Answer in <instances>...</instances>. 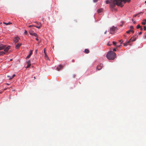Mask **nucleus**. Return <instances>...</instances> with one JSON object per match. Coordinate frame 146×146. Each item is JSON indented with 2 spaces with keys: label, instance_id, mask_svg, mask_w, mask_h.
Segmentation results:
<instances>
[{
  "label": "nucleus",
  "instance_id": "nucleus-32",
  "mask_svg": "<svg viewBox=\"0 0 146 146\" xmlns=\"http://www.w3.org/2000/svg\"><path fill=\"white\" fill-rule=\"evenodd\" d=\"M113 51H116V48H114L113 49Z\"/></svg>",
  "mask_w": 146,
  "mask_h": 146
},
{
  "label": "nucleus",
  "instance_id": "nucleus-20",
  "mask_svg": "<svg viewBox=\"0 0 146 146\" xmlns=\"http://www.w3.org/2000/svg\"><path fill=\"white\" fill-rule=\"evenodd\" d=\"M131 38H132V39L131 40V41H135L137 38L136 37L134 38L133 37H131Z\"/></svg>",
  "mask_w": 146,
  "mask_h": 146
},
{
  "label": "nucleus",
  "instance_id": "nucleus-31",
  "mask_svg": "<svg viewBox=\"0 0 146 146\" xmlns=\"http://www.w3.org/2000/svg\"><path fill=\"white\" fill-rule=\"evenodd\" d=\"M143 28H144V30H145V31L146 30V27L145 26H144L143 27Z\"/></svg>",
  "mask_w": 146,
  "mask_h": 146
},
{
  "label": "nucleus",
  "instance_id": "nucleus-48",
  "mask_svg": "<svg viewBox=\"0 0 146 146\" xmlns=\"http://www.w3.org/2000/svg\"><path fill=\"white\" fill-rule=\"evenodd\" d=\"M2 93V92H0V94H1Z\"/></svg>",
  "mask_w": 146,
  "mask_h": 146
},
{
  "label": "nucleus",
  "instance_id": "nucleus-15",
  "mask_svg": "<svg viewBox=\"0 0 146 146\" xmlns=\"http://www.w3.org/2000/svg\"><path fill=\"white\" fill-rule=\"evenodd\" d=\"M84 52L86 54H88L89 52V50L87 49H85L84 50Z\"/></svg>",
  "mask_w": 146,
  "mask_h": 146
},
{
  "label": "nucleus",
  "instance_id": "nucleus-8",
  "mask_svg": "<svg viewBox=\"0 0 146 146\" xmlns=\"http://www.w3.org/2000/svg\"><path fill=\"white\" fill-rule=\"evenodd\" d=\"M20 39V38L19 37H15L14 40V41L15 42L17 43L18 42Z\"/></svg>",
  "mask_w": 146,
  "mask_h": 146
},
{
  "label": "nucleus",
  "instance_id": "nucleus-16",
  "mask_svg": "<svg viewBox=\"0 0 146 146\" xmlns=\"http://www.w3.org/2000/svg\"><path fill=\"white\" fill-rule=\"evenodd\" d=\"M15 76V74H13L12 77H10L9 76H7V77H10L9 79H12L13 77H14Z\"/></svg>",
  "mask_w": 146,
  "mask_h": 146
},
{
  "label": "nucleus",
  "instance_id": "nucleus-39",
  "mask_svg": "<svg viewBox=\"0 0 146 146\" xmlns=\"http://www.w3.org/2000/svg\"><path fill=\"white\" fill-rule=\"evenodd\" d=\"M107 31H106L105 32V33H104V34H106V33H107Z\"/></svg>",
  "mask_w": 146,
  "mask_h": 146
},
{
  "label": "nucleus",
  "instance_id": "nucleus-25",
  "mask_svg": "<svg viewBox=\"0 0 146 146\" xmlns=\"http://www.w3.org/2000/svg\"><path fill=\"white\" fill-rule=\"evenodd\" d=\"M141 27L140 26V25L139 24L137 26V29L140 28Z\"/></svg>",
  "mask_w": 146,
  "mask_h": 146
},
{
  "label": "nucleus",
  "instance_id": "nucleus-50",
  "mask_svg": "<svg viewBox=\"0 0 146 146\" xmlns=\"http://www.w3.org/2000/svg\"><path fill=\"white\" fill-rule=\"evenodd\" d=\"M145 3L146 5V1H145Z\"/></svg>",
  "mask_w": 146,
  "mask_h": 146
},
{
  "label": "nucleus",
  "instance_id": "nucleus-51",
  "mask_svg": "<svg viewBox=\"0 0 146 146\" xmlns=\"http://www.w3.org/2000/svg\"><path fill=\"white\" fill-rule=\"evenodd\" d=\"M108 45H110V44H108Z\"/></svg>",
  "mask_w": 146,
  "mask_h": 146
},
{
  "label": "nucleus",
  "instance_id": "nucleus-53",
  "mask_svg": "<svg viewBox=\"0 0 146 146\" xmlns=\"http://www.w3.org/2000/svg\"><path fill=\"white\" fill-rule=\"evenodd\" d=\"M34 78L35 79V77H34Z\"/></svg>",
  "mask_w": 146,
  "mask_h": 146
},
{
  "label": "nucleus",
  "instance_id": "nucleus-33",
  "mask_svg": "<svg viewBox=\"0 0 146 146\" xmlns=\"http://www.w3.org/2000/svg\"><path fill=\"white\" fill-rule=\"evenodd\" d=\"M140 28V30L141 31L143 30V29L141 27Z\"/></svg>",
  "mask_w": 146,
  "mask_h": 146
},
{
  "label": "nucleus",
  "instance_id": "nucleus-35",
  "mask_svg": "<svg viewBox=\"0 0 146 146\" xmlns=\"http://www.w3.org/2000/svg\"><path fill=\"white\" fill-rule=\"evenodd\" d=\"M35 39L37 41H38V38L37 37H36V38H35Z\"/></svg>",
  "mask_w": 146,
  "mask_h": 146
},
{
  "label": "nucleus",
  "instance_id": "nucleus-49",
  "mask_svg": "<svg viewBox=\"0 0 146 146\" xmlns=\"http://www.w3.org/2000/svg\"><path fill=\"white\" fill-rule=\"evenodd\" d=\"M7 84V85H9V84H8V83Z\"/></svg>",
  "mask_w": 146,
  "mask_h": 146
},
{
  "label": "nucleus",
  "instance_id": "nucleus-46",
  "mask_svg": "<svg viewBox=\"0 0 146 146\" xmlns=\"http://www.w3.org/2000/svg\"><path fill=\"white\" fill-rule=\"evenodd\" d=\"M120 46H121V45H119V46H118V47H120Z\"/></svg>",
  "mask_w": 146,
  "mask_h": 146
},
{
  "label": "nucleus",
  "instance_id": "nucleus-44",
  "mask_svg": "<svg viewBox=\"0 0 146 146\" xmlns=\"http://www.w3.org/2000/svg\"><path fill=\"white\" fill-rule=\"evenodd\" d=\"M145 38H146V35L145 36Z\"/></svg>",
  "mask_w": 146,
  "mask_h": 146
},
{
  "label": "nucleus",
  "instance_id": "nucleus-23",
  "mask_svg": "<svg viewBox=\"0 0 146 146\" xmlns=\"http://www.w3.org/2000/svg\"><path fill=\"white\" fill-rule=\"evenodd\" d=\"M32 35L34 36H35V37H38V36L37 34L35 33H34Z\"/></svg>",
  "mask_w": 146,
  "mask_h": 146
},
{
  "label": "nucleus",
  "instance_id": "nucleus-9",
  "mask_svg": "<svg viewBox=\"0 0 146 146\" xmlns=\"http://www.w3.org/2000/svg\"><path fill=\"white\" fill-rule=\"evenodd\" d=\"M27 66L26 67V68H29L31 65V62L30 60H28L27 62Z\"/></svg>",
  "mask_w": 146,
  "mask_h": 146
},
{
  "label": "nucleus",
  "instance_id": "nucleus-34",
  "mask_svg": "<svg viewBox=\"0 0 146 146\" xmlns=\"http://www.w3.org/2000/svg\"><path fill=\"white\" fill-rule=\"evenodd\" d=\"M120 42H121V43H122L123 42V41L122 40H120Z\"/></svg>",
  "mask_w": 146,
  "mask_h": 146
},
{
  "label": "nucleus",
  "instance_id": "nucleus-14",
  "mask_svg": "<svg viewBox=\"0 0 146 146\" xmlns=\"http://www.w3.org/2000/svg\"><path fill=\"white\" fill-rule=\"evenodd\" d=\"M130 32H131L133 33H134V31L133 30H130L126 32L127 33H129Z\"/></svg>",
  "mask_w": 146,
  "mask_h": 146
},
{
  "label": "nucleus",
  "instance_id": "nucleus-38",
  "mask_svg": "<svg viewBox=\"0 0 146 146\" xmlns=\"http://www.w3.org/2000/svg\"><path fill=\"white\" fill-rule=\"evenodd\" d=\"M72 62H74V60H72Z\"/></svg>",
  "mask_w": 146,
  "mask_h": 146
},
{
  "label": "nucleus",
  "instance_id": "nucleus-37",
  "mask_svg": "<svg viewBox=\"0 0 146 146\" xmlns=\"http://www.w3.org/2000/svg\"><path fill=\"white\" fill-rule=\"evenodd\" d=\"M32 26V25H30L29 26V27H31Z\"/></svg>",
  "mask_w": 146,
  "mask_h": 146
},
{
  "label": "nucleus",
  "instance_id": "nucleus-30",
  "mask_svg": "<svg viewBox=\"0 0 146 146\" xmlns=\"http://www.w3.org/2000/svg\"><path fill=\"white\" fill-rule=\"evenodd\" d=\"M113 44L114 45H115L116 44V42H115L114 41H113Z\"/></svg>",
  "mask_w": 146,
  "mask_h": 146
},
{
  "label": "nucleus",
  "instance_id": "nucleus-12",
  "mask_svg": "<svg viewBox=\"0 0 146 146\" xmlns=\"http://www.w3.org/2000/svg\"><path fill=\"white\" fill-rule=\"evenodd\" d=\"M132 38H131L128 41H126L124 43V46H126L127 45V44L129 43L130 42L131 40L132 39Z\"/></svg>",
  "mask_w": 146,
  "mask_h": 146
},
{
  "label": "nucleus",
  "instance_id": "nucleus-1",
  "mask_svg": "<svg viewBox=\"0 0 146 146\" xmlns=\"http://www.w3.org/2000/svg\"><path fill=\"white\" fill-rule=\"evenodd\" d=\"M130 1V0H113L111 1L110 6L111 7L113 8L117 5L122 7L126 2L129 3Z\"/></svg>",
  "mask_w": 146,
  "mask_h": 146
},
{
  "label": "nucleus",
  "instance_id": "nucleus-42",
  "mask_svg": "<svg viewBox=\"0 0 146 146\" xmlns=\"http://www.w3.org/2000/svg\"><path fill=\"white\" fill-rule=\"evenodd\" d=\"M124 37L125 38H126V36H125V35H124Z\"/></svg>",
  "mask_w": 146,
  "mask_h": 146
},
{
  "label": "nucleus",
  "instance_id": "nucleus-10",
  "mask_svg": "<svg viewBox=\"0 0 146 146\" xmlns=\"http://www.w3.org/2000/svg\"><path fill=\"white\" fill-rule=\"evenodd\" d=\"M5 47V46L3 45V44L0 43V50L3 49Z\"/></svg>",
  "mask_w": 146,
  "mask_h": 146
},
{
  "label": "nucleus",
  "instance_id": "nucleus-43",
  "mask_svg": "<svg viewBox=\"0 0 146 146\" xmlns=\"http://www.w3.org/2000/svg\"><path fill=\"white\" fill-rule=\"evenodd\" d=\"M133 23H136V22H135V21H134L133 22Z\"/></svg>",
  "mask_w": 146,
  "mask_h": 146
},
{
  "label": "nucleus",
  "instance_id": "nucleus-40",
  "mask_svg": "<svg viewBox=\"0 0 146 146\" xmlns=\"http://www.w3.org/2000/svg\"><path fill=\"white\" fill-rule=\"evenodd\" d=\"M143 21H146V19H144Z\"/></svg>",
  "mask_w": 146,
  "mask_h": 146
},
{
  "label": "nucleus",
  "instance_id": "nucleus-45",
  "mask_svg": "<svg viewBox=\"0 0 146 146\" xmlns=\"http://www.w3.org/2000/svg\"><path fill=\"white\" fill-rule=\"evenodd\" d=\"M132 21H133H133H133V19H132Z\"/></svg>",
  "mask_w": 146,
  "mask_h": 146
},
{
  "label": "nucleus",
  "instance_id": "nucleus-13",
  "mask_svg": "<svg viewBox=\"0 0 146 146\" xmlns=\"http://www.w3.org/2000/svg\"><path fill=\"white\" fill-rule=\"evenodd\" d=\"M10 46H7V47L4 49V51L5 52H7L9 50L10 48Z\"/></svg>",
  "mask_w": 146,
  "mask_h": 146
},
{
  "label": "nucleus",
  "instance_id": "nucleus-5",
  "mask_svg": "<svg viewBox=\"0 0 146 146\" xmlns=\"http://www.w3.org/2000/svg\"><path fill=\"white\" fill-rule=\"evenodd\" d=\"M103 67V64H100L98 65L96 69H97L98 70H100L102 69Z\"/></svg>",
  "mask_w": 146,
  "mask_h": 146
},
{
  "label": "nucleus",
  "instance_id": "nucleus-29",
  "mask_svg": "<svg viewBox=\"0 0 146 146\" xmlns=\"http://www.w3.org/2000/svg\"><path fill=\"white\" fill-rule=\"evenodd\" d=\"M141 23L143 25H145V22H142Z\"/></svg>",
  "mask_w": 146,
  "mask_h": 146
},
{
  "label": "nucleus",
  "instance_id": "nucleus-41",
  "mask_svg": "<svg viewBox=\"0 0 146 146\" xmlns=\"http://www.w3.org/2000/svg\"><path fill=\"white\" fill-rule=\"evenodd\" d=\"M37 50H35V52H36V53L37 52Z\"/></svg>",
  "mask_w": 146,
  "mask_h": 146
},
{
  "label": "nucleus",
  "instance_id": "nucleus-21",
  "mask_svg": "<svg viewBox=\"0 0 146 146\" xmlns=\"http://www.w3.org/2000/svg\"><path fill=\"white\" fill-rule=\"evenodd\" d=\"M142 12H140L138 13H137V14H135V15H133V17H136L139 14H140V13H142Z\"/></svg>",
  "mask_w": 146,
  "mask_h": 146
},
{
  "label": "nucleus",
  "instance_id": "nucleus-18",
  "mask_svg": "<svg viewBox=\"0 0 146 146\" xmlns=\"http://www.w3.org/2000/svg\"><path fill=\"white\" fill-rule=\"evenodd\" d=\"M103 11V9H98L97 11V12L98 13H100L101 12Z\"/></svg>",
  "mask_w": 146,
  "mask_h": 146
},
{
  "label": "nucleus",
  "instance_id": "nucleus-26",
  "mask_svg": "<svg viewBox=\"0 0 146 146\" xmlns=\"http://www.w3.org/2000/svg\"><path fill=\"white\" fill-rule=\"evenodd\" d=\"M130 29H131V30H133V29H134V28L132 26H130Z\"/></svg>",
  "mask_w": 146,
  "mask_h": 146
},
{
  "label": "nucleus",
  "instance_id": "nucleus-47",
  "mask_svg": "<svg viewBox=\"0 0 146 146\" xmlns=\"http://www.w3.org/2000/svg\"><path fill=\"white\" fill-rule=\"evenodd\" d=\"M12 60V59H10V61H11Z\"/></svg>",
  "mask_w": 146,
  "mask_h": 146
},
{
  "label": "nucleus",
  "instance_id": "nucleus-19",
  "mask_svg": "<svg viewBox=\"0 0 146 146\" xmlns=\"http://www.w3.org/2000/svg\"><path fill=\"white\" fill-rule=\"evenodd\" d=\"M5 54V53L3 51H1L0 52V56L1 55H3V54Z\"/></svg>",
  "mask_w": 146,
  "mask_h": 146
},
{
  "label": "nucleus",
  "instance_id": "nucleus-36",
  "mask_svg": "<svg viewBox=\"0 0 146 146\" xmlns=\"http://www.w3.org/2000/svg\"><path fill=\"white\" fill-rule=\"evenodd\" d=\"M142 32H140L139 33V35H141L142 34Z\"/></svg>",
  "mask_w": 146,
  "mask_h": 146
},
{
  "label": "nucleus",
  "instance_id": "nucleus-11",
  "mask_svg": "<svg viewBox=\"0 0 146 146\" xmlns=\"http://www.w3.org/2000/svg\"><path fill=\"white\" fill-rule=\"evenodd\" d=\"M22 44L21 43H18L17 45H16L15 46V48L16 49H18L20 47V46Z\"/></svg>",
  "mask_w": 146,
  "mask_h": 146
},
{
  "label": "nucleus",
  "instance_id": "nucleus-6",
  "mask_svg": "<svg viewBox=\"0 0 146 146\" xmlns=\"http://www.w3.org/2000/svg\"><path fill=\"white\" fill-rule=\"evenodd\" d=\"M63 67V66L62 65H60L58 66L56 68V69L58 70L59 71Z\"/></svg>",
  "mask_w": 146,
  "mask_h": 146
},
{
  "label": "nucleus",
  "instance_id": "nucleus-24",
  "mask_svg": "<svg viewBox=\"0 0 146 146\" xmlns=\"http://www.w3.org/2000/svg\"><path fill=\"white\" fill-rule=\"evenodd\" d=\"M4 24H5L6 25H10L11 24V23L10 22H9L8 23H5V22H3V23Z\"/></svg>",
  "mask_w": 146,
  "mask_h": 146
},
{
  "label": "nucleus",
  "instance_id": "nucleus-3",
  "mask_svg": "<svg viewBox=\"0 0 146 146\" xmlns=\"http://www.w3.org/2000/svg\"><path fill=\"white\" fill-rule=\"evenodd\" d=\"M117 29L116 27L113 26L110 28V33L111 34H113L115 33V31Z\"/></svg>",
  "mask_w": 146,
  "mask_h": 146
},
{
  "label": "nucleus",
  "instance_id": "nucleus-17",
  "mask_svg": "<svg viewBox=\"0 0 146 146\" xmlns=\"http://www.w3.org/2000/svg\"><path fill=\"white\" fill-rule=\"evenodd\" d=\"M44 56L45 57V58L46 59H48V56L47 55L46 53V52H45V51H44Z\"/></svg>",
  "mask_w": 146,
  "mask_h": 146
},
{
  "label": "nucleus",
  "instance_id": "nucleus-27",
  "mask_svg": "<svg viewBox=\"0 0 146 146\" xmlns=\"http://www.w3.org/2000/svg\"><path fill=\"white\" fill-rule=\"evenodd\" d=\"M24 33L26 35H27V31L26 30H25V31H24Z\"/></svg>",
  "mask_w": 146,
  "mask_h": 146
},
{
  "label": "nucleus",
  "instance_id": "nucleus-52",
  "mask_svg": "<svg viewBox=\"0 0 146 146\" xmlns=\"http://www.w3.org/2000/svg\"><path fill=\"white\" fill-rule=\"evenodd\" d=\"M108 45H110V44H108Z\"/></svg>",
  "mask_w": 146,
  "mask_h": 146
},
{
  "label": "nucleus",
  "instance_id": "nucleus-7",
  "mask_svg": "<svg viewBox=\"0 0 146 146\" xmlns=\"http://www.w3.org/2000/svg\"><path fill=\"white\" fill-rule=\"evenodd\" d=\"M32 53H33V50H30V52L29 54L27 56V57H26V58L28 59V58H29L30 57L31 55L32 54Z\"/></svg>",
  "mask_w": 146,
  "mask_h": 146
},
{
  "label": "nucleus",
  "instance_id": "nucleus-28",
  "mask_svg": "<svg viewBox=\"0 0 146 146\" xmlns=\"http://www.w3.org/2000/svg\"><path fill=\"white\" fill-rule=\"evenodd\" d=\"M98 1V0H93V1L94 3L97 2Z\"/></svg>",
  "mask_w": 146,
  "mask_h": 146
},
{
  "label": "nucleus",
  "instance_id": "nucleus-4",
  "mask_svg": "<svg viewBox=\"0 0 146 146\" xmlns=\"http://www.w3.org/2000/svg\"><path fill=\"white\" fill-rule=\"evenodd\" d=\"M36 23L37 24V25L36 26L33 25V26L35 27L36 28H38V29H40L42 26L41 24L39 23Z\"/></svg>",
  "mask_w": 146,
  "mask_h": 146
},
{
  "label": "nucleus",
  "instance_id": "nucleus-22",
  "mask_svg": "<svg viewBox=\"0 0 146 146\" xmlns=\"http://www.w3.org/2000/svg\"><path fill=\"white\" fill-rule=\"evenodd\" d=\"M29 33L30 34V35H32L34 33L33 32V31L32 30H31L29 31Z\"/></svg>",
  "mask_w": 146,
  "mask_h": 146
},
{
  "label": "nucleus",
  "instance_id": "nucleus-2",
  "mask_svg": "<svg viewBox=\"0 0 146 146\" xmlns=\"http://www.w3.org/2000/svg\"><path fill=\"white\" fill-rule=\"evenodd\" d=\"M116 56L115 53L112 51L108 52L106 55V57L109 60H114Z\"/></svg>",
  "mask_w": 146,
  "mask_h": 146
}]
</instances>
